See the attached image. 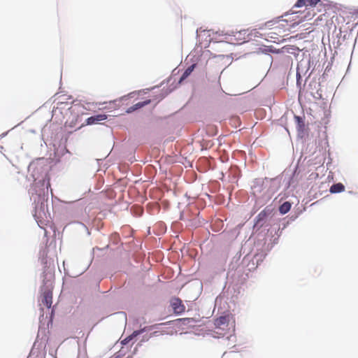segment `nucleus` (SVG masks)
Here are the masks:
<instances>
[{
	"label": "nucleus",
	"mask_w": 358,
	"mask_h": 358,
	"mask_svg": "<svg viewBox=\"0 0 358 358\" xmlns=\"http://www.w3.org/2000/svg\"><path fill=\"white\" fill-rule=\"evenodd\" d=\"M150 103V100L148 99V100H146V101H141V102H138L137 103L134 104V106L129 107V108H127V113H132L134 111H135L136 110H138L148 104H149Z\"/></svg>",
	"instance_id": "423d86ee"
},
{
	"label": "nucleus",
	"mask_w": 358,
	"mask_h": 358,
	"mask_svg": "<svg viewBox=\"0 0 358 358\" xmlns=\"http://www.w3.org/2000/svg\"><path fill=\"white\" fill-rule=\"evenodd\" d=\"M171 306L174 310V313L176 314H180L183 313L185 310V307L182 304V301L178 298L173 300Z\"/></svg>",
	"instance_id": "f03ea898"
},
{
	"label": "nucleus",
	"mask_w": 358,
	"mask_h": 358,
	"mask_svg": "<svg viewBox=\"0 0 358 358\" xmlns=\"http://www.w3.org/2000/svg\"><path fill=\"white\" fill-rule=\"evenodd\" d=\"M106 119H107V115L105 114H99L96 115L91 116L86 120V124L90 125V124H97L99 122L105 120Z\"/></svg>",
	"instance_id": "7ed1b4c3"
},
{
	"label": "nucleus",
	"mask_w": 358,
	"mask_h": 358,
	"mask_svg": "<svg viewBox=\"0 0 358 358\" xmlns=\"http://www.w3.org/2000/svg\"><path fill=\"white\" fill-rule=\"evenodd\" d=\"M296 118L298 120V121L299 122L301 118L299 117H296Z\"/></svg>",
	"instance_id": "2eb2a0df"
},
{
	"label": "nucleus",
	"mask_w": 358,
	"mask_h": 358,
	"mask_svg": "<svg viewBox=\"0 0 358 358\" xmlns=\"http://www.w3.org/2000/svg\"><path fill=\"white\" fill-rule=\"evenodd\" d=\"M345 190V186L342 183H336L333 185L330 188L331 193H339Z\"/></svg>",
	"instance_id": "6e6552de"
},
{
	"label": "nucleus",
	"mask_w": 358,
	"mask_h": 358,
	"mask_svg": "<svg viewBox=\"0 0 358 358\" xmlns=\"http://www.w3.org/2000/svg\"><path fill=\"white\" fill-rule=\"evenodd\" d=\"M300 22H301V20H299V21H298L296 22H294L293 24H298Z\"/></svg>",
	"instance_id": "4468645a"
},
{
	"label": "nucleus",
	"mask_w": 358,
	"mask_h": 358,
	"mask_svg": "<svg viewBox=\"0 0 358 358\" xmlns=\"http://www.w3.org/2000/svg\"><path fill=\"white\" fill-rule=\"evenodd\" d=\"M291 206V203L289 201H286L283 203L282 205H280V206L279 207V211L281 214L284 215L289 211Z\"/></svg>",
	"instance_id": "1a4fd4ad"
},
{
	"label": "nucleus",
	"mask_w": 358,
	"mask_h": 358,
	"mask_svg": "<svg viewBox=\"0 0 358 358\" xmlns=\"http://www.w3.org/2000/svg\"><path fill=\"white\" fill-rule=\"evenodd\" d=\"M227 177L231 179H236L241 176V171L236 166H231L229 169Z\"/></svg>",
	"instance_id": "39448f33"
},
{
	"label": "nucleus",
	"mask_w": 358,
	"mask_h": 358,
	"mask_svg": "<svg viewBox=\"0 0 358 358\" xmlns=\"http://www.w3.org/2000/svg\"><path fill=\"white\" fill-rule=\"evenodd\" d=\"M296 13H296V12H294V11H292V14H296Z\"/></svg>",
	"instance_id": "dca6fc26"
},
{
	"label": "nucleus",
	"mask_w": 358,
	"mask_h": 358,
	"mask_svg": "<svg viewBox=\"0 0 358 358\" xmlns=\"http://www.w3.org/2000/svg\"><path fill=\"white\" fill-rule=\"evenodd\" d=\"M320 0H298L294 4V8H301L303 6H315Z\"/></svg>",
	"instance_id": "20e7f679"
},
{
	"label": "nucleus",
	"mask_w": 358,
	"mask_h": 358,
	"mask_svg": "<svg viewBox=\"0 0 358 358\" xmlns=\"http://www.w3.org/2000/svg\"><path fill=\"white\" fill-rule=\"evenodd\" d=\"M191 320L190 318H181L179 320L182 322L183 324H186V322H189Z\"/></svg>",
	"instance_id": "f8f14e48"
},
{
	"label": "nucleus",
	"mask_w": 358,
	"mask_h": 358,
	"mask_svg": "<svg viewBox=\"0 0 358 358\" xmlns=\"http://www.w3.org/2000/svg\"><path fill=\"white\" fill-rule=\"evenodd\" d=\"M264 216H266V213L264 211H262L259 215H258V217L259 219H261L262 217H264Z\"/></svg>",
	"instance_id": "ddd939ff"
},
{
	"label": "nucleus",
	"mask_w": 358,
	"mask_h": 358,
	"mask_svg": "<svg viewBox=\"0 0 358 358\" xmlns=\"http://www.w3.org/2000/svg\"><path fill=\"white\" fill-rule=\"evenodd\" d=\"M139 331H134L131 335L122 340V343L124 345L127 344L134 337L139 334Z\"/></svg>",
	"instance_id": "9b49d317"
},
{
	"label": "nucleus",
	"mask_w": 358,
	"mask_h": 358,
	"mask_svg": "<svg viewBox=\"0 0 358 358\" xmlns=\"http://www.w3.org/2000/svg\"><path fill=\"white\" fill-rule=\"evenodd\" d=\"M228 322V316H220L215 320V325L217 328H222L223 325H227Z\"/></svg>",
	"instance_id": "0eeeda50"
},
{
	"label": "nucleus",
	"mask_w": 358,
	"mask_h": 358,
	"mask_svg": "<svg viewBox=\"0 0 358 358\" xmlns=\"http://www.w3.org/2000/svg\"><path fill=\"white\" fill-rule=\"evenodd\" d=\"M194 66H195V65L192 64L185 71V72L183 73V74L181 76L180 81L182 80H185L186 78H187L191 74V73L193 71V70L194 69Z\"/></svg>",
	"instance_id": "9d476101"
},
{
	"label": "nucleus",
	"mask_w": 358,
	"mask_h": 358,
	"mask_svg": "<svg viewBox=\"0 0 358 358\" xmlns=\"http://www.w3.org/2000/svg\"><path fill=\"white\" fill-rule=\"evenodd\" d=\"M52 303V292L51 289L46 288L41 295V304L47 308H50Z\"/></svg>",
	"instance_id": "f257e3e1"
}]
</instances>
